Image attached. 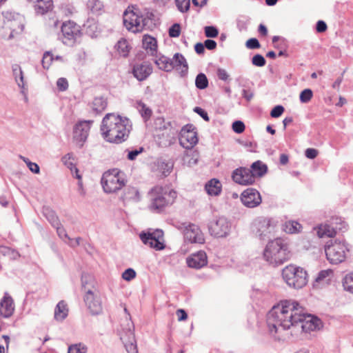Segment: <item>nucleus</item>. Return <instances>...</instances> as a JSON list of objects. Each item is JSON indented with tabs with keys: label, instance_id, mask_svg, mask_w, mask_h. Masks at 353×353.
<instances>
[{
	"label": "nucleus",
	"instance_id": "nucleus-8",
	"mask_svg": "<svg viewBox=\"0 0 353 353\" xmlns=\"http://www.w3.org/2000/svg\"><path fill=\"white\" fill-rule=\"evenodd\" d=\"M327 259L332 264H339L345 261L347 245L345 241L330 240L325 248Z\"/></svg>",
	"mask_w": 353,
	"mask_h": 353
},
{
	"label": "nucleus",
	"instance_id": "nucleus-52",
	"mask_svg": "<svg viewBox=\"0 0 353 353\" xmlns=\"http://www.w3.org/2000/svg\"><path fill=\"white\" fill-rule=\"evenodd\" d=\"M74 177H75L76 179H78V191L79 192V194L81 195V196H85V191L83 188V182H82V177H81V175L79 173V170L78 169H75V174L73 175Z\"/></svg>",
	"mask_w": 353,
	"mask_h": 353
},
{
	"label": "nucleus",
	"instance_id": "nucleus-32",
	"mask_svg": "<svg viewBox=\"0 0 353 353\" xmlns=\"http://www.w3.org/2000/svg\"><path fill=\"white\" fill-rule=\"evenodd\" d=\"M143 46L147 50H150L152 55H154L157 50V40L149 35H144L143 37Z\"/></svg>",
	"mask_w": 353,
	"mask_h": 353
},
{
	"label": "nucleus",
	"instance_id": "nucleus-45",
	"mask_svg": "<svg viewBox=\"0 0 353 353\" xmlns=\"http://www.w3.org/2000/svg\"><path fill=\"white\" fill-rule=\"evenodd\" d=\"M54 61V56L50 51H46L43 55L41 60L42 66L44 69H49L52 61Z\"/></svg>",
	"mask_w": 353,
	"mask_h": 353
},
{
	"label": "nucleus",
	"instance_id": "nucleus-34",
	"mask_svg": "<svg viewBox=\"0 0 353 353\" xmlns=\"http://www.w3.org/2000/svg\"><path fill=\"white\" fill-rule=\"evenodd\" d=\"M115 48L119 55L123 57H127L130 50V47L129 46L127 40L125 39H121L119 40L115 45Z\"/></svg>",
	"mask_w": 353,
	"mask_h": 353
},
{
	"label": "nucleus",
	"instance_id": "nucleus-60",
	"mask_svg": "<svg viewBox=\"0 0 353 353\" xmlns=\"http://www.w3.org/2000/svg\"><path fill=\"white\" fill-rule=\"evenodd\" d=\"M57 85L60 91H65L68 88V83L66 79L59 78L57 81Z\"/></svg>",
	"mask_w": 353,
	"mask_h": 353
},
{
	"label": "nucleus",
	"instance_id": "nucleus-62",
	"mask_svg": "<svg viewBox=\"0 0 353 353\" xmlns=\"http://www.w3.org/2000/svg\"><path fill=\"white\" fill-rule=\"evenodd\" d=\"M194 111L200 115L205 121H208L210 118L208 113L200 107H195Z\"/></svg>",
	"mask_w": 353,
	"mask_h": 353
},
{
	"label": "nucleus",
	"instance_id": "nucleus-41",
	"mask_svg": "<svg viewBox=\"0 0 353 353\" xmlns=\"http://www.w3.org/2000/svg\"><path fill=\"white\" fill-rule=\"evenodd\" d=\"M71 160H74V154L72 153H68L61 159L63 163L70 170L71 174L73 176L75 174V169L77 168Z\"/></svg>",
	"mask_w": 353,
	"mask_h": 353
},
{
	"label": "nucleus",
	"instance_id": "nucleus-38",
	"mask_svg": "<svg viewBox=\"0 0 353 353\" xmlns=\"http://www.w3.org/2000/svg\"><path fill=\"white\" fill-rule=\"evenodd\" d=\"M302 226L300 223L294 221H289L285 222L284 224V228L285 232L289 234H294L299 232Z\"/></svg>",
	"mask_w": 353,
	"mask_h": 353
},
{
	"label": "nucleus",
	"instance_id": "nucleus-3",
	"mask_svg": "<svg viewBox=\"0 0 353 353\" xmlns=\"http://www.w3.org/2000/svg\"><path fill=\"white\" fill-rule=\"evenodd\" d=\"M263 257L271 265L283 264L290 258L288 243L281 238L269 241L263 251Z\"/></svg>",
	"mask_w": 353,
	"mask_h": 353
},
{
	"label": "nucleus",
	"instance_id": "nucleus-54",
	"mask_svg": "<svg viewBox=\"0 0 353 353\" xmlns=\"http://www.w3.org/2000/svg\"><path fill=\"white\" fill-rule=\"evenodd\" d=\"M181 33V26L179 23L173 24L169 29V36L170 37H178Z\"/></svg>",
	"mask_w": 353,
	"mask_h": 353
},
{
	"label": "nucleus",
	"instance_id": "nucleus-47",
	"mask_svg": "<svg viewBox=\"0 0 353 353\" xmlns=\"http://www.w3.org/2000/svg\"><path fill=\"white\" fill-rule=\"evenodd\" d=\"M88 6L93 13H97L103 8V4L99 0H88Z\"/></svg>",
	"mask_w": 353,
	"mask_h": 353
},
{
	"label": "nucleus",
	"instance_id": "nucleus-61",
	"mask_svg": "<svg viewBox=\"0 0 353 353\" xmlns=\"http://www.w3.org/2000/svg\"><path fill=\"white\" fill-rule=\"evenodd\" d=\"M218 78L222 81H226L229 79V74L228 72L223 68H219L216 71Z\"/></svg>",
	"mask_w": 353,
	"mask_h": 353
},
{
	"label": "nucleus",
	"instance_id": "nucleus-26",
	"mask_svg": "<svg viewBox=\"0 0 353 353\" xmlns=\"http://www.w3.org/2000/svg\"><path fill=\"white\" fill-rule=\"evenodd\" d=\"M14 310L13 300L6 293L2 301L0 302V314L6 318L10 317L12 314Z\"/></svg>",
	"mask_w": 353,
	"mask_h": 353
},
{
	"label": "nucleus",
	"instance_id": "nucleus-35",
	"mask_svg": "<svg viewBox=\"0 0 353 353\" xmlns=\"http://www.w3.org/2000/svg\"><path fill=\"white\" fill-rule=\"evenodd\" d=\"M43 214L53 227L57 226L58 223H60L59 219L54 211H53L50 208L43 207Z\"/></svg>",
	"mask_w": 353,
	"mask_h": 353
},
{
	"label": "nucleus",
	"instance_id": "nucleus-9",
	"mask_svg": "<svg viewBox=\"0 0 353 353\" xmlns=\"http://www.w3.org/2000/svg\"><path fill=\"white\" fill-rule=\"evenodd\" d=\"M119 331L120 339L128 353H138L137 341L134 335V325L130 318L126 319L125 324H121Z\"/></svg>",
	"mask_w": 353,
	"mask_h": 353
},
{
	"label": "nucleus",
	"instance_id": "nucleus-15",
	"mask_svg": "<svg viewBox=\"0 0 353 353\" xmlns=\"http://www.w3.org/2000/svg\"><path fill=\"white\" fill-rule=\"evenodd\" d=\"M63 36V42L66 45H72L80 34L79 26L72 21H67L61 26Z\"/></svg>",
	"mask_w": 353,
	"mask_h": 353
},
{
	"label": "nucleus",
	"instance_id": "nucleus-6",
	"mask_svg": "<svg viewBox=\"0 0 353 353\" xmlns=\"http://www.w3.org/2000/svg\"><path fill=\"white\" fill-rule=\"evenodd\" d=\"M103 189L106 193H114L125 186L126 180L123 172L112 169L105 172L101 181Z\"/></svg>",
	"mask_w": 353,
	"mask_h": 353
},
{
	"label": "nucleus",
	"instance_id": "nucleus-49",
	"mask_svg": "<svg viewBox=\"0 0 353 353\" xmlns=\"http://www.w3.org/2000/svg\"><path fill=\"white\" fill-rule=\"evenodd\" d=\"M313 96L312 91L310 89H305L300 94V101L302 103H307Z\"/></svg>",
	"mask_w": 353,
	"mask_h": 353
},
{
	"label": "nucleus",
	"instance_id": "nucleus-17",
	"mask_svg": "<svg viewBox=\"0 0 353 353\" xmlns=\"http://www.w3.org/2000/svg\"><path fill=\"white\" fill-rule=\"evenodd\" d=\"M302 315L303 318L299 322L302 331L305 332H309L311 331L319 330L323 327L322 321L320 319L316 316L312 315H306L304 313V310L302 307Z\"/></svg>",
	"mask_w": 353,
	"mask_h": 353
},
{
	"label": "nucleus",
	"instance_id": "nucleus-16",
	"mask_svg": "<svg viewBox=\"0 0 353 353\" xmlns=\"http://www.w3.org/2000/svg\"><path fill=\"white\" fill-rule=\"evenodd\" d=\"M253 227L256 230V234L260 236L261 239H264L274 232L275 225L272 223L270 219L264 217H259L254 220Z\"/></svg>",
	"mask_w": 353,
	"mask_h": 353
},
{
	"label": "nucleus",
	"instance_id": "nucleus-11",
	"mask_svg": "<svg viewBox=\"0 0 353 353\" xmlns=\"http://www.w3.org/2000/svg\"><path fill=\"white\" fill-rule=\"evenodd\" d=\"M175 227L183 233L184 239L190 243H203L204 236L199 226L190 223H179Z\"/></svg>",
	"mask_w": 353,
	"mask_h": 353
},
{
	"label": "nucleus",
	"instance_id": "nucleus-25",
	"mask_svg": "<svg viewBox=\"0 0 353 353\" xmlns=\"http://www.w3.org/2000/svg\"><path fill=\"white\" fill-rule=\"evenodd\" d=\"M172 65H173V70H176L181 77L187 74L188 70V63L181 54H174L172 58Z\"/></svg>",
	"mask_w": 353,
	"mask_h": 353
},
{
	"label": "nucleus",
	"instance_id": "nucleus-39",
	"mask_svg": "<svg viewBox=\"0 0 353 353\" xmlns=\"http://www.w3.org/2000/svg\"><path fill=\"white\" fill-rule=\"evenodd\" d=\"M333 276V271L330 269L321 270L319 272L315 281L316 283H328Z\"/></svg>",
	"mask_w": 353,
	"mask_h": 353
},
{
	"label": "nucleus",
	"instance_id": "nucleus-10",
	"mask_svg": "<svg viewBox=\"0 0 353 353\" xmlns=\"http://www.w3.org/2000/svg\"><path fill=\"white\" fill-rule=\"evenodd\" d=\"M139 237L143 244L156 250H161L165 248L163 232L161 230L149 229L141 232Z\"/></svg>",
	"mask_w": 353,
	"mask_h": 353
},
{
	"label": "nucleus",
	"instance_id": "nucleus-37",
	"mask_svg": "<svg viewBox=\"0 0 353 353\" xmlns=\"http://www.w3.org/2000/svg\"><path fill=\"white\" fill-rule=\"evenodd\" d=\"M13 75L14 76L15 81L22 89H25V82L23 79V74L21 67L18 65H15L12 67Z\"/></svg>",
	"mask_w": 353,
	"mask_h": 353
},
{
	"label": "nucleus",
	"instance_id": "nucleus-20",
	"mask_svg": "<svg viewBox=\"0 0 353 353\" xmlns=\"http://www.w3.org/2000/svg\"><path fill=\"white\" fill-rule=\"evenodd\" d=\"M198 142L197 133L187 127L183 128L180 133L179 143L185 149L192 148Z\"/></svg>",
	"mask_w": 353,
	"mask_h": 353
},
{
	"label": "nucleus",
	"instance_id": "nucleus-13",
	"mask_svg": "<svg viewBox=\"0 0 353 353\" xmlns=\"http://www.w3.org/2000/svg\"><path fill=\"white\" fill-rule=\"evenodd\" d=\"M208 229L211 235L215 237H225L230 232V225L227 219L221 216L210 221Z\"/></svg>",
	"mask_w": 353,
	"mask_h": 353
},
{
	"label": "nucleus",
	"instance_id": "nucleus-57",
	"mask_svg": "<svg viewBox=\"0 0 353 353\" xmlns=\"http://www.w3.org/2000/svg\"><path fill=\"white\" fill-rule=\"evenodd\" d=\"M232 130L236 133H242L245 130V125L241 121H236L232 123Z\"/></svg>",
	"mask_w": 353,
	"mask_h": 353
},
{
	"label": "nucleus",
	"instance_id": "nucleus-18",
	"mask_svg": "<svg viewBox=\"0 0 353 353\" xmlns=\"http://www.w3.org/2000/svg\"><path fill=\"white\" fill-rule=\"evenodd\" d=\"M242 203L250 208L259 205L262 201L260 193L254 188H248L241 195Z\"/></svg>",
	"mask_w": 353,
	"mask_h": 353
},
{
	"label": "nucleus",
	"instance_id": "nucleus-22",
	"mask_svg": "<svg viewBox=\"0 0 353 353\" xmlns=\"http://www.w3.org/2000/svg\"><path fill=\"white\" fill-rule=\"evenodd\" d=\"M26 24V19L23 15L18 13V14L15 15V21L11 23L10 26L6 28L5 30H10V33L8 36V39H12L17 38L24 30Z\"/></svg>",
	"mask_w": 353,
	"mask_h": 353
},
{
	"label": "nucleus",
	"instance_id": "nucleus-55",
	"mask_svg": "<svg viewBox=\"0 0 353 353\" xmlns=\"http://www.w3.org/2000/svg\"><path fill=\"white\" fill-rule=\"evenodd\" d=\"M136 276V272L132 268L125 270L122 274V278L125 281H130Z\"/></svg>",
	"mask_w": 353,
	"mask_h": 353
},
{
	"label": "nucleus",
	"instance_id": "nucleus-59",
	"mask_svg": "<svg viewBox=\"0 0 353 353\" xmlns=\"http://www.w3.org/2000/svg\"><path fill=\"white\" fill-rule=\"evenodd\" d=\"M245 46L249 49H257L261 46L259 41L255 38L248 39L246 41Z\"/></svg>",
	"mask_w": 353,
	"mask_h": 353
},
{
	"label": "nucleus",
	"instance_id": "nucleus-14",
	"mask_svg": "<svg viewBox=\"0 0 353 353\" xmlns=\"http://www.w3.org/2000/svg\"><path fill=\"white\" fill-rule=\"evenodd\" d=\"M92 123L93 121L91 120H85L81 121L75 125L73 139L79 148H81L86 141Z\"/></svg>",
	"mask_w": 353,
	"mask_h": 353
},
{
	"label": "nucleus",
	"instance_id": "nucleus-4",
	"mask_svg": "<svg viewBox=\"0 0 353 353\" xmlns=\"http://www.w3.org/2000/svg\"><path fill=\"white\" fill-rule=\"evenodd\" d=\"M150 198V209L160 212L167 205L172 204L176 197V192L161 186H156L149 192Z\"/></svg>",
	"mask_w": 353,
	"mask_h": 353
},
{
	"label": "nucleus",
	"instance_id": "nucleus-43",
	"mask_svg": "<svg viewBox=\"0 0 353 353\" xmlns=\"http://www.w3.org/2000/svg\"><path fill=\"white\" fill-rule=\"evenodd\" d=\"M343 286L346 291L353 294V272L347 274L343 279Z\"/></svg>",
	"mask_w": 353,
	"mask_h": 353
},
{
	"label": "nucleus",
	"instance_id": "nucleus-56",
	"mask_svg": "<svg viewBox=\"0 0 353 353\" xmlns=\"http://www.w3.org/2000/svg\"><path fill=\"white\" fill-rule=\"evenodd\" d=\"M284 112V108L282 105H278L273 108L271 110L270 116L273 118L279 117Z\"/></svg>",
	"mask_w": 353,
	"mask_h": 353
},
{
	"label": "nucleus",
	"instance_id": "nucleus-19",
	"mask_svg": "<svg viewBox=\"0 0 353 353\" xmlns=\"http://www.w3.org/2000/svg\"><path fill=\"white\" fill-rule=\"evenodd\" d=\"M232 179L236 183L241 185H252L255 179L253 173L246 168H239L233 171Z\"/></svg>",
	"mask_w": 353,
	"mask_h": 353
},
{
	"label": "nucleus",
	"instance_id": "nucleus-51",
	"mask_svg": "<svg viewBox=\"0 0 353 353\" xmlns=\"http://www.w3.org/2000/svg\"><path fill=\"white\" fill-rule=\"evenodd\" d=\"M205 35L209 38H215L218 36V29L214 26H205L204 28Z\"/></svg>",
	"mask_w": 353,
	"mask_h": 353
},
{
	"label": "nucleus",
	"instance_id": "nucleus-30",
	"mask_svg": "<svg viewBox=\"0 0 353 353\" xmlns=\"http://www.w3.org/2000/svg\"><path fill=\"white\" fill-rule=\"evenodd\" d=\"M68 313L67 304L63 301H59L54 310V319L57 321H62L67 317Z\"/></svg>",
	"mask_w": 353,
	"mask_h": 353
},
{
	"label": "nucleus",
	"instance_id": "nucleus-50",
	"mask_svg": "<svg viewBox=\"0 0 353 353\" xmlns=\"http://www.w3.org/2000/svg\"><path fill=\"white\" fill-rule=\"evenodd\" d=\"M265 63V58L259 54H255L252 59V63L255 66L263 67Z\"/></svg>",
	"mask_w": 353,
	"mask_h": 353
},
{
	"label": "nucleus",
	"instance_id": "nucleus-42",
	"mask_svg": "<svg viewBox=\"0 0 353 353\" xmlns=\"http://www.w3.org/2000/svg\"><path fill=\"white\" fill-rule=\"evenodd\" d=\"M195 85L200 90H203L208 86V80L205 74L199 73L196 77Z\"/></svg>",
	"mask_w": 353,
	"mask_h": 353
},
{
	"label": "nucleus",
	"instance_id": "nucleus-48",
	"mask_svg": "<svg viewBox=\"0 0 353 353\" xmlns=\"http://www.w3.org/2000/svg\"><path fill=\"white\" fill-rule=\"evenodd\" d=\"M178 9L181 12H187L190 6V0H175Z\"/></svg>",
	"mask_w": 353,
	"mask_h": 353
},
{
	"label": "nucleus",
	"instance_id": "nucleus-58",
	"mask_svg": "<svg viewBox=\"0 0 353 353\" xmlns=\"http://www.w3.org/2000/svg\"><path fill=\"white\" fill-rule=\"evenodd\" d=\"M54 228H56L57 232L61 239H64L65 238V239H70V238L68 237V236L66 233L65 228L63 227V225L61 224V223H59L58 225L54 226Z\"/></svg>",
	"mask_w": 353,
	"mask_h": 353
},
{
	"label": "nucleus",
	"instance_id": "nucleus-12",
	"mask_svg": "<svg viewBox=\"0 0 353 353\" xmlns=\"http://www.w3.org/2000/svg\"><path fill=\"white\" fill-rule=\"evenodd\" d=\"M84 302L92 315H98L102 312L101 300L96 290L88 289L86 290Z\"/></svg>",
	"mask_w": 353,
	"mask_h": 353
},
{
	"label": "nucleus",
	"instance_id": "nucleus-40",
	"mask_svg": "<svg viewBox=\"0 0 353 353\" xmlns=\"http://www.w3.org/2000/svg\"><path fill=\"white\" fill-rule=\"evenodd\" d=\"M107 106V101L103 97H96L92 101V107L97 113L103 111Z\"/></svg>",
	"mask_w": 353,
	"mask_h": 353
},
{
	"label": "nucleus",
	"instance_id": "nucleus-53",
	"mask_svg": "<svg viewBox=\"0 0 353 353\" xmlns=\"http://www.w3.org/2000/svg\"><path fill=\"white\" fill-rule=\"evenodd\" d=\"M137 194L138 191L134 188H128L125 190V193L122 198L123 200L132 199H134Z\"/></svg>",
	"mask_w": 353,
	"mask_h": 353
},
{
	"label": "nucleus",
	"instance_id": "nucleus-24",
	"mask_svg": "<svg viewBox=\"0 0 353 353\" xmlns=\"http://www.w3.org/2000/svg\"><path fill=\"white\" fill-rule=\"evenodd\" d=\"M152 72V67L147 63L135 64L132 69L134 77L139 81L146 79Z\"/></svg>",
	"mask_w": 353,
	"mask_h": 353
},
{
	"label": "nucleus",
	"instance_id": "nucleus-31",
	"mask_svg": "<svg viewBox=\"0 0 353 353\" xmlns=\"http://www.w3.org/2000/svg\"><path fill=\"white\" fill-rule=\"evenodd\" d=\"M155 64L158 68L165 72H171L173 70V65H172V59L165 57L161 56L158 59L154 60Z\"/></svg>",
	"mask_w": 353,
	"mask_h": 353
},
{
	"label": "nucleus",
	"instance_id": "nucleus-7",
	"mask_svg": "<svg viewBox=\"0 0 353 353\" xmlns=\"http://www.w3.org/2000/svg\"><path fill=\"white\" fill-rule=\"evenodd\" d=\"M148 19L143 17L137 7H128L123 13V24L132 32H139L147 25Z\"/></svg>",
	"mask_w": 353,
	"mask_h": 353
},
{
	"label": "nucleus",
	"instance_id": "nucleus-64",
	"mask_svg": "<svg viewBox=\"0 0 353 353\" xmlns=\"http://www.w3.org/2000/svg\"><path fill=\"white\" fill-rule=\"evenodd\" d=\"M143 148H140L139 150L130 151L128 154V159L131 161L134 160L137 157L143 152Z\"/></svg>",
	"mask_w": 353,
	"mask_h": 353
},
{
	"label": "nucleus",
	"instance_id": "nucleus-21",
	"mask_svg": "<svg viewBox=\"0 0 353 353\" xmlns=\"http://www.w3.org/2000/svg\"><path fill=\"white\" fill-rule=\"evenodd\" d=\"M178 130L171 126L170 122L163 125V130L158 134L160 139V144L162 146H168L173 143L176 139Z\"/></svg>",
	"mask_w": 353,
	"mask_h": 353
},
{
	"label": "nucleus",
	"instance_id": "nucleus-1",
	"mask_svg": "<svg viewBox=\"0 0 353 353\" xmlns=\"http://www.w3.org/2000/svg\"><path fill=\"white\" fill-rule=\"evenodd\" d=\"M302 316V307L299 303L284 300L274 305L268 312L267 323L270 331L276 333L279 328L285 330L298 326Z\"/></svg>",
	"mask_w": 353,
	"mask_h": 353
},
{
	"label": "nucleus",
	"instance_id": "nucleus-46",
	"mask_svg": "<svg viewBox=\"0 0 353 353\" xmlns=\"http://www.w3.org/2000/svg\"><path fill=\"white\" fill-rule=\"evenodd\" d=\"M87 346L80 343L70 345L68 353H87Z\"/></svg>",
	"mask_w": 353,
	"mask_h": 353
},
{
	"label": "nucleus",
	"instance_id": "nucleus-23",
	"mask_svg": "<svg viewBox=\"0 0 353 353\" xmlns=\"http://www.w3.org/2000/svg\"><path fill=\"white\" fill-rule=\"evenodd\" d=\"M208 258L206 253L203 251H199L192 254L187 258V264L188 267L195 269H200L206 265Z\"/></svg>",
	"mask_w": 353,
	"mask_h": 353
},
{
	"label": "nucleus",
	"instance_id": "nucleus-36",
	"mask_svg": "<svg viewBox=\"0 0 353 353\" xmlns=\"http://www.w3.org/2000/svg\"><path fill=\"white\" fill-rule=\"evenodd\" d=\"M317 235L320 238L332 237L336 234L334 229L328 225H321L317 229Z\"/></svg>",
	"mask_w": 353,
	"mask_h": 353
},
{
	"label": "nucleus",
	"instance_id": "nucleus-5",
	"mask_svg": "<svg viewBox=\"0 0 353 353\" xmlns=\"http://www.w3.org/2000/svg\"><path fill=\"white\" fill-rule=\"evenodd\" d=\"M282 276L290 288L300 289L307 283V274L301 267L290 264L282 270Z\"/></svg>",
	"mask_w": 353,
	"mask_h": 353
},
{
	"label": "nucleus",
	"instance_id": "nucleus-44",
	"mask_svg": "<svg viewBox=\"0 0 353 353\" xmlns=\"http://www.w3.org/2000/svg\"><path fill=\"white\" fill-rule=\"evenodd\" d=\"M137 108L139 109V111L141 114L142 117L145 120H148L151 117L152 110L148 107H147L145 104L143 103V102H137Z\"/></svg>",
	"mask_w": 353,
	"mask_h": 353
},
{
	"label": "nucleus",
	"instance_id": "nucleus-28",
	"mask_svg": "<svg viewBox=\"0 0 353 353\" xmlns=\"http://www.w3.org/2000/svg\"><path fill=\"white\" fill-rule=\"evenodd\" d=\"M18 13L9 10L3 11L0 14V27L6 29L10 26L11 23L15 21V15Z\"/></svg>",
	"mask_w": 353,
	"mask_h": 353
},
{
	"label": "nucleus",
	"instance_id": "nucleus-27",
	"mask_svg": "<svg viewBox=\"0 0 353 353\" xmlns=\"http://www.w3.org/2000/svg\"><path fill=\"white\" fill-rule=\"evenodd\" d=\"M34 5V10L38 14H44L52 8V0H30Z\"/></svg>",
	"mask_w": 353,
	"mask_h": 353
},
{
	"label": "nucleus",
	"instance_id": "nucleus-33",
	"mask_svg": "<svg viewBox=\"0 0 353 353\" xmlns=\"http://www.w3.org/2000/svg\"><path fill=\"white\" fill-rule=\"evenodd\" d=\"M250 171L253 173L254 179L256 176H262L267 172V165L263 163L261 161H257L253 163L251 165Z\"/></svg>",
	"mask_w": 353,
	"mask_h": 353
},
{
	"label": "nucleus",
	"instance_id": "nucleus-29",
	"mask_svg": "<svg viewBox=\"0 0 353 353\" xmlns=\"http://www.w3.org/2000/svg\"><path fill=\"white\" fill-rule=\"evenodd\" d=\"M205 189L208 194L217 196L221 191V184L219 180L212 179L206 183Z\"/></svg>",
	"mask_w": 353,
	"mask_h": 353
},
{
	"label": "nucleus",
	"instance_id": "nucleus-2",
	"mask_svg": "<svg viewBox=\"0 0 353 353\" xmlns=\"http://www.w3.org/2000/svg\"><path fill=\"white\" fill-rule=\"evenodd\" d=\"M131 125L128 119L112 113L103 119L101 131L103 138L110 143H120L128 137Z\"/></svg>",
	"mask_w": 353,
	"mask_h": 353
},
{
	"label": "nucleus",
	"instance_id": "nucleus-63",
	"mask_svg": "<svg viewBox=\"0 0 353 353\" xmlns=\"http://www.w3.org/2000/svg\"><path fill=\"white\" fill-rule=\"evenodd\" d=\"M305 154L307 158L313 159L316 157L318 151L314 148H307L305 151Z\"/></svg>",
	"mask_w": 353,
	"mask_h": 353
}]
</instances>
